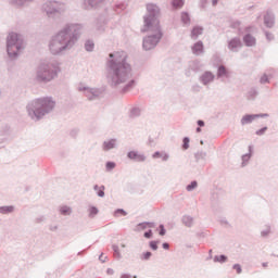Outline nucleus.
Instances as JSON below:
<instances>
[{"label": "nucleus", "instance_id": "obj_13", "mask_svg": "<svg viewBox=\"0 0 278 278\" xmlns=\"http://www.w3.org/2000/svg\"><path fill=\"white\" fill-rule=\"evenodd\" d=\"M217 79H229L231 75L229 74V70L225 65H218L217 67V74H216Z\"/></svg>", "mask_w": 278, "mask_h": 278}, {"label": "nucleus", "instance_id": "obj_14", "mask_svg": "<svg viewBox=\"0 0 278 278\" xmlns=\"http://www.w3.org/2000/svg\"><path fill=\"white\" fill-rule=\"evenodd\" d=\"M128 160H134V162H146L147 156L144 154L138 153V151H129L127 153Z\"/></svg>", "mask_w": 278, "mask_h": 278}, {"label": "nucleus", "instance_id": "obj_40", "mask_svg": "<svg viewBox=\"0 0 278 278\" xmlns=\"http://www.w3.org/2000/svg\"><path fill=\"white\" fill-rule=\"evenodd\" d=\"M157 244H160V241H150L149 247L152 249V251H157Z\"/></svg>", "mask_w": 278, "mask_h": 278}, {"label": "nucleus", "instance_id": "obj_43", "mask_svg": "<svg viewBox=\"0 0 278 278\" xmlns=\"http://www.w3.org/2000/svg\"><path fill=\"white\" fill-rule=\"evenodd\" d=\"M270 80L268 79V75L264 74L261 79H260V84H269Z\"/></svg>", "mask_w": 278, "mask_h": 278}, {"label": "nucleus", "instance_id": "obj_25", "mask_svg": "<svg viewBox=\"0 0 278 278\" xmlns=\"http://www.w3.org/2000/svg\"><path fill=\"white\" fill-rule=\"evenodd\" d=\"M213 212H223V202L220 201H213L211 205Z\"/></svg>", "mask_w": 278, "mask_h": 278}, {"label": "nucleus", "instance_id": "obj_28", "mask_svg": "<svg viewBox=\"0 0 278 278\" xmlns=\"http://www.w3.org/2000/svg\"><path fill=\"white\" fill-rule=\"evenodd\" d=\"M136 87V80L131 79L128 81V84H126L123 89H122V92H129V90H132V88Z\"/></svg>", "mask_w": 278, "mask_h": 278}, {"label": "nucleus", "instance_id": "obj_64", "mask_svg": "<svg viewBox=\"0 0 278 278\" xmlns=\"http://www.w3.org/2000/svg\"><path fill=\"white\" fill-rule=\"evenodd\" d=\"M195 131L199 134V132H201V127H198L197 129H195Z\"/></svg>", "mask_w": 278, "mask_h": 278}, {"label": "nucleus", "instance_id": "obj_50", "mask_svg": "<svg viewBox=\"0 0 278 278\" xmlns=\"http://www.w3.org/2000/svg\"><path fill=\"white\" fill-rule=\"evenodd\" d=\"M265 36L269 42L270 40H275V35H273V33L265 31Z\"/></svg>", "mask_w": 278, "mask_h": 278}, {"label": "nucleus", "instance_id": "obj_19", "mask_svg": "<svg viewBox=\"0 0 278 278\" xmlns=\"http://www.w3.org/2000/svg\"><path fill=\"white\" fill-rule=\"evenodd\" d=\"M59 212L62 216H71V214H73V207L68 205H62L59 207Z\"/></svg>", "mask_w": 278, "mask_h": 278}, {"label": "nucleus", "instance_id": "obj_29", "mask_svg": "<svg viewBox=\"0 0 278 278\" xmlns=\"http://www.w3.org/2000/svg\"><path fill=\"white\" fill-rule=\"evenodd\" d=\"M186 2L184 0H172V5L175 10H181Z\"/></svg>", "mask_w": 278, "mask_h": 278}, {"label": "nucleus", "instance_id": "obj_7", "mask_svg": "<svg viewBox=\"0 0 278 278\" xmlns=\"http://www.w3.org/2000/svg\"><path fill=\"white\" fill-rule=\"evenodd\" d=\"M25 49V46H23V39L21 38V35L11 33L9 34L7 38V53L11 60H16L18 58V52Z\"/></svg>", "mask_w": 278, "mask_h": 278}, {"label": "nucleus", "instance_id": "obj_60", "mask_svg": "<svg viewBox=\"0 0 278 278\" xmlns=\"http://www.w3.org/2000/svg\"><path fill=\"white\" fill-rule=\"evenodd\" d=\"M197 123L200 127H205V122H203V119H199Z\"/></svg>", "mask_w": 278, "mask_h": 278}, {"label": "nucleus", "instance_id": "obj_52", "mask_svg": "<svg viewBox=\"0 0 278 278\" xmlns=\"http://www.w3.org/2000/svg\"><path fill=\"white\" fill-rule=\"evenodd\" d=\"M161 157L163 162H168V160L170 159V155L166 152H163Z\"/></svg>", "mask_w": 278, "mask_h": 278}, {"label": "nucleus", "instance_id": "obj_58", "mask_svg": "<svg viewBox=\"0 0 278 278\" xmlns=\"http://www.w3.org/2000/svg\"><path fill=\"white\" fill-rule=\"evenodd\" d=\"M162 247L165 251H168V249H170V244H168V242H164Z\"/></svg>", "mask_w": 278, "mask_h": 278}, {"label": "nucleus", "instance_id": "obj_44", "mask_svg": "<svg viewBox=\"0 0 278 278\" xmlns=\"http://www.w3.org/2000/svg\"><path fill=\"white\" fill-rule=\"evenodd\" d=\"M46 220H47V217H45V215H41V216L35 218V223L37 225H40V223H45Z\"/></svg>", "mask_w": 278, "mask_h": 278}, {"label": "nucleus", "instance_id": "obj_16", "mask_svg": "<svg viewBox=\"0 0 278 278\" xmlns=\"http://www.w3.org/2000/svg\"><path fill=\"white\" fill-rule=\"evenodd\" d=\"M243 42L245 47H255L257 41L255 37H253V35L247 34L245 36H243Z\"/></svg>", "mask_w": 278, "mask_h": 278}, {"label": "nucleus", "instance_id": "obj_37", "mask_svg": "<svg viewBox=\"0 0 278 278\" xmlns=\"http://www.w3.org/2000/svg\"><path fill=\"white\" fill-rule=\"evenodd\" d=\"M97 214H99V208H97L96 206H91L89 208V216H90V218H94V216H97Z\"/></svg>", "mask_w": 278, "mask_h": 278}, {"label": "nucleus", "instance_id": "obj_18", "mask_svg": "<svg viewBox=\"0 0 278 278\" xmlns=\"http://www.w3.org/2000/svg\"><path fill=\"white\" fill-rule=\"evenodd\" d=\"M102 149L103 151H112V149H116V139L104 141L102 144Z\"/></svg>", "mask_w": 278, "mask_h": 278}, {"label": "nucleus", "instance_id": "obj_35", "mask_svg": "<svg viewBox=\"0 0 278 278\" xmlns=\"http://www.w3.org/2000/svg\"><path fill=\"white\" fill-rule=\"evenodd\" d=\"M249 160H251V153H247L242 155V164L241 166L244 167L249 163Z\"/></svg>", "mask_w": 278, "mask_h": 278}, {"label": "nucleus", "instance_id": "obj_6", "mask_svg": "<svg viewBox=\"0 0 278 278\" xmlns=\"http://www.w3.org/2000/svg\"><path fill=\"white\" fill-rule=\"evenodd\" d=\"M42 12H45L48 18H56V16H62L68 10L65 2L58 0H48L41 7Z\"/></svg>", "mask_w": 278, "mask_h": 278}, {"label": "nucleus", "instance_id": "obj_61", "mask_svg": "<svg viewBox=\"0 0 278 278\" xmlns=\"http://www.w3.org/2000/svg\"><path fill=\"white\" fill-rule=\"evenodd\" d=\"M121 278H131V275H129V274H122Z\"/></svg>", "mask_w": 278, "mask_h": 278}, {"label": "nucleus", "instance_id": "obj_51", "mask_svg": "<svg viewBox=\"0 0 278 278\" xmlns=\"http://www.w3.org/2000/svg\"><path fill=\"white\" fill-rule=\"evenodd\" d=\"M256 94H257V90L252 89V90L249 92V99H255Z\"/></svg>", "mask_w": 278, "mask_h": 278}, {"label": "nucleus", "instance_id": "obj_3", "mask_svg": "<svg viewBox=\"0 0 278 278\" xmlns=\"http://www.w3.org/2000/svg\"><path fill=\"white\" fill-rule=\"evenodd\" d=\"M147 12L141 31L142 34L149 31V35L143 38L142 47L144 51H151V49L157 47L164 33H162V26H160V20L157 18L160 16V7L153 3L147 4Z\"/></svg>", "mask_w": 278, "mask_h": 278}, {"label": "nucleus", "instance_id": "obj_2", "mask_svg": "<svg viewBox=\"0 0 278 278\" xmlns=\"http://www.w3.org/2000/svg\"><path fill=\"white\" fill-rule=\"evenodd\" d=\"M81 34V25L66 24L49 41V51L52 55H65L75 47Z\"/></svg>", "mask_w": 278, "mask_h": 278}, {"label": "nucleus", "instance_id": "obj_12", "mask_svg": "<svg viewBox=\"0 0 278 278\" xmlns=\"http://www.w3.org/2000/svg\"><path fill=\"white\" fill-rule=\"evenodd\" d=\"M264 25L268 27V29L275 27V13L273 11H266V14L264 15Z\"/></svg>", "mask_w": 278, "mask_h": 278}, {"label": "nucleus", "instance_id": "obj_56", "mask_svg": "<svg viewBox=\"0 0 278 278\" xmlns=\"http://www.w3.org/2000/svg\"><path fill=\"white\" fill-rule=\"evenodd\" d=\"M99 260L102 262V264H104L105 260H108V256H103V253H101Z\"/></svg>", "mask_w": 278, "mask_h": 278}, {"label": "nucleus", "instance_id": "obj_30", "mask_svg": "<svg viewBox=\"0 0 278 278\" xmlns=\"http://www.w3.org/2000/svg\"><path fill=\"white\" fill-rule=\"evenodd\" d=\"M85 49H86V51H89V52L94 51V41L87 40L85 42Z\"/></svg>", "mask_w": 278, "mask_h": 278}, {"label": "nucleus", "instance_id": "obj_20", "mask_svg": "<svg viewBox=\"0 0 278 278\" xmlns=\"http://www.w3.org/2000/svg\"><path fill=\"white\" fill-rule=\"evenodd\" d=\"M202 34H203V27L201 26L193 27L191 30L192 40H197V38H199V36H201Z\"/></svg>", "mask_w": 278, "mask_h": 278}, {"label": "nucleus", "instance_id": "obj_24", "mask_svg": "<svg viewBox=\"0 0 278 278\" xmlns=\"http://www.w3.org/2000/svg\"><path fill=\"white\" fill-rule=\"evenodd\" d=\"M14 210H15L14 205L0 206V214H3V215L13 214Z\"/></svg>", "mask_w": 278, "mask_h": 278}, {"label": "nucleus", "instance_id": "obj_48", "mask_svg": "<svg viewBox=\"0 0 278 278\" xmlns=\"http://www.w3.org/2000/svg\"><path fill=\"white\" fill-rule=\"evenodd\" d=\"M153 255V253L151 252H144L141 256V260H146V261H149L151 260V256Z\"/></svg>", "mask_w": 278, "mask_h": 278}, {"label": "nucleus", "instance_id": "obj_21", "mask_svg": "<svg viewBox=\"0 0 278 278\" xmlns=\"http://www.w3.org/2000/svg\"><path fill=\"white\" fill-rule=\"evenodd\" d=\"M34 0H9L11 5H16V8H23V5H27V3H31Z\"/></svg>", "mask_w": 278, "mask_h": 278}, {"label": "nucleus", "instance_id": "obj_59", "mask_svg": "<svg viewBox=\"0 0 278 278\" xmlns=\"http://www.w3.org/2000/svg\"><path fill=\"white\" fill-rule=\"evenodd\" d=\"M147 227H149L150 229H153V227H155V223L147 222Z\"/></svg>", "mask_w": 278, "mask_h": 278}, {"label": "nucleus", "instance_id": "obj_1", "mask_svg": "<svg viewBox=\"0 0 278 278\" xmlns=\"http://www.w3.org/2000/svg\"><path fill=\"white\" fill-rule=\"evenodd\" d=\"M106 62V81L111 88H118L131 79V64L127 62V52L116 51L109 54Z\"/></svg>", "mask_w": 278, "mask_h": 278}, {"label": "nucleus", "instance_id": "obj_34", "mask_svg": "<svg viewBox=\"0 0 278 278\" xmlns=\"http://www.w3.org/2000/svg\"><path fill=\"white\" fill-rule=\"evenodd\" d=\"M182 149L184 151H188V149H190V138L185 137L182 139Z\"/></svg>", "mask_w": 278, "mask_h": 278}, {"label": "nucleus", "instance_id": "obj_15", "mask_svg": "<svg viewBox=\"0 0 278 278\" xmlns=\"http://www.w3.org/2000/svg\"><path fill=\"white\" fill-rule=\"evenodd\" d=\"M191 51L193 55H203L205 53V47L203 46V41H197L191 47Z\"/></svg>", "mask_w": 278, "mask_h": 278}, {"label": "nucleus", "instance_id": "obj_27", "mask_svg": "<svg viewBox=\"0 0 278 278\" xmlns=\"http://www.w3.org/2000/svg\"><path fill=\"white\" fill-rule=\"evenodd\" d=\"M140 114H142V110H140V108H138V106H135L130 110L129 117L138 118V116H140Z\"/></svg>", "mask_w": 278, "mask_h": 278}, {"label": "nucleus", "instance_id": "obj_46", "mask_svg": "<svg viewBox=\"0 0 278 278\" xmlns=\"http://www.w3.org/2000/svg\"><path fill=\"white\" fill-rule=\"evenodd\" d=\"M143 238H147L148 240H151L153 238V230L149 229L143 233Z\"/></svg>", "mask_w": 278, "mask_h": 278}, {"label": "nucleus", "instance_id": "obj_26", "mask_svg": "<svg viewBox=\"0 0 278 278\" xmlns=\"http://www.w3.org/2000/svg\"><path fill=\"white\" fill-rule=\"evenodd\" d=\"M93 190L97 192V195L103 199L105 197V186L99 187V185H96L93 187Z\"/></svg>", "mask_w": 278, "mask_h": 278}, {"label": "nucleus", "instance_id": "obj_62", "mask_svg": "<svg viewBox=\"0 0 278 278\" xmlns=\"http://www.w3.org/2000/svg\"><path fill=\"white\" fill-rule=\"evenodd\" d=\"M106 274H108V275H114V269L108 268Z\"/></svg>", "mask_w": 278, "mask_h": 278}, {"label": "nucleus", "instance_id": "obj_32", "mask_svg": "<svg viewBox=\"0 0 278 278\" xmlns=\"http://www.w3.org/2000/svg\"><path fill=\"white\" fill-rule=\"evenodd\" d=\"M214 262H219V264H225V262H227V255H215L214 256Z\"/></svg>", "mask_w": 278, "mask_h": 278}, {"label": "nucleus", "instance_id": "obj_54", "mask_svg": "<svg viewBox=\"0 0 278 278\" xmlns=\"http://www.w3.org/2000/svg\"><path fill=\"white\" fill-rule=\"evenodd\" d=\"M163 152L156 151L152 154L153 160H157V157H162Z\"/></svg>", "mask_w": 278, "mask_h": 278}, {"label": "nucleus", "instance_id": "obj_31", "mask_svg": "<svg viewBox=\"0 0 278 278\" xmlns=\"http://www.w3.org/2000/svg\"><path fill=\"white\" fill-rule=\"evenodd\" d=\"M112 249L114 251V255L117 260H122L123 258V255L121 254V250L118 249V245L117 244H113L112 245Z\"/></svg>", "mask_w": 278, "mask_h": 278}, {"label": "nucleus", "instance_id": "obj_38", "mask_svg": "<svg viewBox=\"0 0 278 278\" xmlns=\"http://www.w3.org/2000/svg\"><path fill=\"white\" fill-rule=\"evenodd\" d=\"M147 228H148L147 222L139 223V224L137 225L136 231H144V229H147Z\"/></svg>", "mask_w": 278, "mask_h": 278}, {"label": "nucleus", "instance_id": "obj_39", "mask_svg": "<svg viewBox=\"0 0 278 278\" xmlns=\"http://www.w3.org/2000/svg\"><path fill=\"white\" fill-rule=\"evenodd\" d=\"M119 214H122V216H127V212H126L125 210H123V208H117V210H115L114 216H115L116 218H118Z\"/></svg>", "mask_w": 278, "mask_h": 278}, {"label": "nucleus", "instance_id": "obj_36", "mask_svg": "<svg viewBox=\"0 0 278 278\" xmlns=\"http://www.w3.org/2000/svg\"><path fill=\"white\" fill-rule=\"evenodd\" d=\"M207 157V153L204 151H200L195 153V160L199 162V160H205Z\"/></svg>", "mask_w": 278, "mask_h": 278}, {"label": "nucleus", "instance_id": "obj_5", "mask_svg": "<svg viewBox=\"0 0 278 278\" xmlns=\"http://www.w3.org/2000/svg\"><path fill=\"white\" fill-rule=\"evenodd\" d=\"M62 73L60 63L55 60L42 61L36 70V83L37 84H51Z\"/></svg>", "mask_w": 278, "mask_h": 278}, {"label": "nucleus", "instance_id": "obj_4", "mask_svg": "<svg viewBox=\"0 0 278 278\" xmlns=\"http://www.w3.org/2000/svg\"><path fill=\"white\" fill-rule=\"evenodd\" d=\"M55 105L52 97L38 98L27 103L26 112L31 121H42L55 110Z\"/></svg>", "mask_w": 278, "mask_h": 278}, {"label": "nucleus", "instance_id": "obj_9", "mask_svg": "<svg viewBox=\"0 0 278 278\" xmlns=\"http://www.w3.org/2000/svg\"><path fill=\"white\" fill-rule=\"evenodd\" d=\"M267 113H260V114H245L241 118V125L244 127V125H251L253 121H256V118H268Z\"/></svg>", "mask_w": 278, "mask_h": 278}, {"label": "nucleus", "instance_id": "obj_17", "mask_svg": "<svg viewBox=\"0 0 278 278\" xmlns=\"http://www.w3.org/2000/svg\"><path fill=\"white\" fill-rule=\"evenodd\" d=\"M181 223L182 225H185V227H193L194 226V217L190 216V215H184L181 217Z\"/></svg>", "mask_w": 278, "mask_h": 278}, {"label": "nucleus", "instance_id": "obj_63", "mask_svg": "<svg viewBox=\"0 0 278 278\" xmlns=\"http://www.w3.org/2000/svg\"><path fill=\"white\" fill-rule=\"evenodd\" d=\"M212 5H218V0H212Z\"/></svg>", "mask_w": 278, "mask_h": 278}, {"label": "nucleus", "instance_id": "obj_10", "mask_svg": "<svg viewBox=\"0 0 278 278\" xmlns=\"http://www.w3.org/2000/svg\"><path fill=\"white\" fill-rule=\"evenodd\" d=\"M214 79H216V75L210 71H206L200 76L199 81H201L203 86H210V84H213Z\"/></svg>", "mask_w": 278, "mask_h": 278}, {"label": "nucleus", "instance_id": "obj_49", "mask_svg": "<svg viewBox=\"0 0 278 278\" xmlns=\"http://www.w3.org/2000/svg\"><path fill=\"white\" fill-rule=\"evenodd\" d=\"M159 229H160L159 236H166V228H164V225H163V224H161V225L159 226Z\"/></svg>", "mask_w": 278, "mask_h": 278}, {"label": "nucleus", "instance_id": "obj_11", "mask_svg": "<svg viewBox=\"0 0 278 278\" xmlns=\"http://www.w3.org/2000/svg\"><path fill=\"white\" fill-rule=\"evenodd\" d=\"M228 49L232 51V53H238L240 49H242V41L240 38L235 37L228 41Z\"/></svg>", "mask_w": 278, "mask_h": 278}, {"label": "nucleus", "instance_id": "obj_23", "mask_svg": "<svg viewBox=\"0 0 278 278\" xmlns=\"http://www.w3.org/2000/svg\"><path fill=\"white\" fill-rule=\"evenodd\" d=\"M180 18L181 23L186 25V27H190V14L188 12H182Z\"/></svg>", "mask_w": 278, "mask_h": 278}, {"label": "nucleus", "instance_id": "obj_47", "mask_svg": "<svg viewBox=\"0 0 278 278\" xmlns=\"http://www.w3.org/2000/svg\"><path fill=\"white\" fill-rule=\"evenodd\" d=\"M70 136L72 138H77V136H79V129H77V128L72 129L70 132Z\"/></svg>", "mask_w": 278, "mask_h": 278}, {"label": "nucleus", "instance_id": "obj_41", "mask_svg": "<svg viewBox=\"0 0 278 278\" xmlns=\"http://www.w3.org/2000/svg\"><path fill=\"white\" fill-rule=\"evenodd\" d=\"M116 168V163L114 162H106V170H114Z\"/></svg>", "mask_w": 278, "mask_h": 278}, {"label": "nucleus", "instance_id": "obj_8", "mask_svg": "<svg viewBox=\"0 0 278 278\" xmlns=\"http://www.w3.org/2000/svg\"><path fill=\"white\" fill-rule=\"evenodd\" d=\"M78 92H83L87 101H99L103 97V88L88 87L84 84H79L77 87Z\"/></svg>", "mask_w": 278, "mask_h": 278}, {"label": "nucleus", "instance_id": "obj_55", "mask_svg": "<svg viewBox=\"0 0 278 278\" xmlns=\"http://www.w3.org/2000/svg\"><path fill=\"white\" fill-rule=\"evenodd\" d=\"M59 228H60V227H59L58 225H50V226H49V230H50V231H58Z\"/></svg>", "mask_w": 278, "mask_h": 278}, {"label": "nucleus", "instance_id": "obj_33", "mask_svg": "<svg viewBox=\"0 0 278 278\" xmlns=\"http://www.w3.org/2000/svg\"><path fill=\"white\" fill-rule=\"evenodd\" d=\"M199 186V182L197 180L191 181L190 185L186 187L187 192H192V190H195V188Z\"/></svg>", "mask_w": 278, "mask_h": 278}, {"label": "nucleus", "instance_id": "obj_53", "mask_svg": "<svg viewBox=\"0 0 278 278\" xmlns=\"http://www.w3.org/2000/svg\"><path fill=\"white\" fill-rule=\"evenodd\" d=\"M268 233H270V228H269V226H267V228L261 232V235L263 236V238H266V236H268Z\"/></svg>", "mask_w": 278, "mask_h": 278}, {"label": "nucleus", "instance_id": "obj_42", "mask_svg": "<svg viewBox=\"0 0 278 278\" xmlns=\"http://www.w3.org/2000/svg\"><path fill=\"white\" fill-rule=\"evenodd\" d=\"M232 268L237 270V275H242V266L240 264H235Z\"/></svg>", "mask_w": 278, "mask_h": 278}, {"label": "nucleus", "instance_id": "obj_45", "mask_svg": "<svg viewBox=\"0 0 278 278\" xmlns=\"http://www.w3.org/2000/svg\"><path fill=\"white\" fill-rule=\"evenodd\" d=\"M266 131H268V127H263L258 130H256V136H264V134H266Z\"/></svg>", "mask_w": 278, "mask_h": 278}, {"label": "nucleus", "instance_id": "obj_57", "mask_svg": "<svg viewBox=\"0 0 278 278\" xmlns=\"http://www.w3.org/2000/svg\"><path fill=\"white\" fill-rule=\"evenodd\" d=\"M192 90H194V92H200V91H201V86L194 85V86L192 87Z\"/></svg>", "mask_w": 278, "mask_h": 278}, {"label": "nucleus", "instance_id": "obj_22", "mask_svg": "<svg viewBox=\"0 0 278 278\" xmlns=\"http://www.w3.org/2000/svg\"><path fill=\"white\" fill-rule=\"evenodd\" d=\"M105 0H85V3L87 7V10H90L92 8H97L100 3H103Z\"/></svg>", "mask_w": 278, "mask_h": 278}]
</instances>
